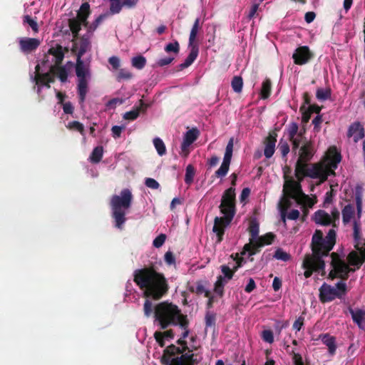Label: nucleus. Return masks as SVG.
<instances>
[{"label": "nucleus", "mask_w": 365, "mask_h": 365, "mask_svg": "<svg viewBox=\"0 0 365 365\" xmlns=\"http://www.w3.org/2000/svg\"><path fill=\"white\" fill-rule=\"evenodd\" d=\"M316 153L314 142L305 139V141L299 150V158L297 160L294 169L295 177L297 180L302 182L305 177L312 179H319L321 184L325 182L328 176L335 175L334 169L341 160V155L335 146L328 149L326 155V162L314 164H308Z\"/></svg>", "instance_id": "1"}, {"label": "nucleus", "mask_w": 365, "mask_h": 365, "mask_svg": "<svg viewBox=\"0 0 365 365\" xmlns=\"http://www.w3.org/2000/svg\"><path fill=\"white\" fill-rule=\"evenodd\" d=\"M336 236L334 229H330L325 237L322 230H315L311 242L312 254H307L302 264L305 269V278H309L313 272L322 271L324 273L325 262L323 257L328 256L333 249L336 244Z\"/></svg>", "instance_id": "2"}, {"label": "nucleus", "mask_w": 365, "mask_h": 365, "mask_svg": "<svg viewBox=\"0 0 365 365\" xmlns=\"http://www.w3.org/2000/svg\"><path fill=\"white\" fill-rule=\"evenodd\" d=\"M135 283L144 289V296L159 300L165 296L169 286L163 274L158 272L153 267L136 269L134 272Z\"/></svg>", "instance_id": "3"}, {"label": "nucleus", "mask_w": 365, "mask_h": 365, "mask_svg": "<svg viewBox=\"0 0 365 365\" xmlns=\"http://www.w3.org/2000/svg\"><path fill=\"white\" fill-rule=\"evenodd\" d=\"M72 53L76 55V74L78 77V94L79 102L83 103L85 101L88 92V78H90V66L82 60V56L91 49V41L88 37L83 36L78 41H72Z\"/></svg>", "instance_id": "4"}, {"label": "nucleus", "mask_w": 365, "mask_h": 365, "mask_svg": "<svg viewBox=\"0 0 365 365\" xmlns=\"http://www.w3.org/2000/svg\"><path fill=\"white\" fill-rule=\"evenodd\" d=\"M143 312L146 317H150L152 314L158 322L161 329H166L170 326H176L181 321L182 317H185L181 313L179 307L168 301L158 303L153 309V303L149 299H145L143 304Z\"/></svg>", "instance_id": "5"}, {"label": "nucleus", "mask_w": 365, "mask_h": 365, "mask_svg": "<svg viewBox=\"0 0 365 365\" xmlns=\"http://www.w3.org/2000/svg\"><path fill=\"white\" fill-rule=\"evenodd\" d=\"M355 200L358 220H355L353 225L354 248L359 252L360 257L357 252L351 251L348 255L347 259L350 265L356 266L359 269L365 262V239L361 236L359 222L362 213V187L360 186L356 187Z\"/></svg>", "instance_id": "6"}, {"label": "nucleus", "mask_w": 365, "mask_h": 365, "mask_svg": "<svg viewBox=\"0 0 365 365\" xmlns=\"http://www.w3.org/2000/svg\"><path fill=\"white\" fill-rule=\"evenodd\" d=\"M133 195L128 188L122 190L120 195H114L110 198V205L115 227L120 230H123L124 223L126 221L125 210L131 207Z\"/></svg>", "instance_id": "7"}, {"label": "nucleus", "mask_w": 365, "mask_h": 365, "mask_svg": "<svg viewBox=\"0 0 365 365\" xmlns=\"http://www.w3.org/2000/svg\"><path fill=\"white\" fill-rule=\"evenodd\" d=\"M183 348L174 344L168 346L163 351L160 362L163 365H197L199 361L192 351L185 352Z\"/></svg>", "instance_id": "8"}, {"label": "nucleus", "mask_w": 365, "mask_h": 365, "mask_svg": "<svg viewBox=\"0 0 365 365\" xmlns=\"http://www.w3.org/2000/svg\"><path fill=\"white\" fill-rule=\"evenodd\" d=\"M300 182L299 180L297 182L293 179L286 180L284 184L283 192L287 197L294 200L298 204L312 207L314 202L309 195L302 192Z\"/></svg>", "instance_id": "9"}, {"label": "nucleus", "mask_w": 365, "mask_h": 365, "mask_svg": "<svg viewBox=\"0 0 365 365\" xmlns=\"http://www.w3.org/2000/svg\"><path fill=\"white\" fill-rule=\"evenodd\" d=\"M347 294L346 284L342 281L338 282L334 287L324 283L319 288V300L327 303L335 299H342Z\"/></svg>", "instance_id": "10"}, {"label": "nucleus", "mask_w": 365, "mask_h": 365, "mask_svg": "<svg viewBox=\"0 0 365 365\" xmlns=\"http://www.w3.org/2000/svg\"><path fill=\"white\" fill-rule=\"evenodd\" d=\"M235 188L230 187L225 190L222 194L221 203L219 207L220 212L234 217L236 212Z\"/></svg>", "instance_id": "11"}, {"label": "nucleus", "mask_w": 365, "mask_h": 365, "mask_svg": "<svg viewBox=\"0 0 365 365\" xmlns=\"http://www.w3.org/2000/svg\"><path fill=\"white\" fill-rule=\"evenodd\" d=\"M331 257V266L334 269L336 272H337L338 278L342 280H346L349 278V272L355 271L354 269L349 267L337 252H332Z\"/></svg>", "instance_id": "12"}, {"label": "nucleus", "mask_w": 365, "mask_h": 365, "mask_svg": "<svg viewBox=\"0 0 365 365\" xmlns=\"http://www.w3.org/2000/svg\"><path fill=\"white\" fill-rule=\"evenodd\" d=\"M233 217L224 215L223 217H215L214 219L213 232L217 236V242L220 243L223 240L225 228L231 223Z\"/></svg>", "instance_id": "13"}, {"label": "nucleus", "mask_w": 365, "mask_h": 365, "mask_svg": "<svg viewBox=\"0 0 365 365\" xmlns=\"http://www.w3.org/2000/svg\"><path fill=\"white\" fill-rule=\"evenodd\" d=\"M314 57L309 47L302 46L298 47L292 55L294 63L297 65H304L308 63Z\"/></svg>", "instance_id": "14"}, {"label": "nucleus", "mask_w": 365, "mask_h": 365, "mask_svg": "<svg viewBox=\"0 0 365 365\" xmlns=\"http://www.w3.org/2000/svg\"><path fill=\"white\" fill-rule=\"evenodd\" d=\"M40 44V40L36 38L21 37L19 38V49L24 54H29L35 51Z\"/></svg>", "instance_id": "15"}, {"label": "nucleus", "mask_w": 365, "mask_h": 365, "mask_svg": "<svg viewBox=\"0 0 365 365\" xmlns=\"http://www.w3.org/2000/svg\"><path fill=\"white\" fill-rule=\"evenodd\" d=\"M275 237V235L272 232H268L264 235L259 237L253 244V248L248 251L249 255L252 256L256 255L260 251L261 247L266 245H271L273 242Z\"/></svg>", "instance_id": "16"}, {"label": "nucleus", "mask_w": 365, "mask_h": 365, "mask_svg": "<svg viewBox=\"0 0 365 365\" xmlns=\"http://www.w3.org/2000/svg\"><path fill=\"white\" fill-rule=\"evenodd\" d=\"M199 135L200 132L196 128H192L185 133L181 144L182 152L185 153V155H188V148L197 139Z\"/></svg>", "instance_id": "17"}, {"label": "nucleus", "mask_w": 365, "mask_h": 365, "mask_svg": "<svg viewBox=\"0 0 365 365\" xmlns=\"http://www.w3.org/2000/svg\"><path fill=\"white\" fill-rule=\"evenodd\" d=\"M110 12L111 14H116L120 12L123 7L134 8L137 5L138 0H123L121 2L120 0H110Z\"/></svg>", "instance_id": "18"}, {"label": "nucleus", "mask_w": 365, "mask_h": 365, "mask_svg": "<svg viewBox=\"0 0 365 365\" xmlns=\"http://www.w3.org/2000/svg\"><path fill=\"white\" fill-rule=\"evenodd\" d=\"M347 136L348 138L353 137L355 143L364 138V128L360 122H354L349 125Z\"/></svg>", "instance_id": "19"}, {"label": "nucleus", "mask_w": 365, "mask_h": 365, "mask_svg": "<svg viewBox=\"0 0 365 365\" xmlns=\"http://www.w3.org/2000/svg\"><path fill=\"white\" fill-rule=\"evenodd\" d=\"M277 137V133L272 131L269 133V135L265 139L264 155L267 158H270L274 153Z\"/></svg>", "instance_id": "20"}, {"label": "nucleus", "mask_w": 365, "mask_h": 365, "mask_svg": "<svg viewBox=\"0 0 365 365\" xmlns=\"http://www.w3.org/2000/svg\"><path fill=\"white\" fill-rule=\"evenodd\" d=\"M259 224L255 221H251L249 225L248 231L250 235V242L248 244L245 245L244 246V252L242 253L244 254L245 252H247L253 248V244L257 240L258 234H259Z\"/></svg>", "instance_id": "21"}, {"label": "nucleus", "mask_w": 365, "mask_h": 365, "mask_svg": "<svg viewBox=\"0 0 365 365\" xmlns=\"http://www.w3.org/2000/svg\"><path fill=\"white\" fill-rule=\"evenodd\" d=\"M68 51V48H63L62 46L59 44H56V46L51 47L48 51V53L54 57L53 66L61 65L64 58L65 53Z\"/></svg>", "instance_id": "22"}, {"label": "nucleus", "mask_w": 365, "mask_h": 365, "mask_svg": "<svg viewBox=\"0 0 365 365\" xmlns=\"http://www.w3.org/2000/svg\"><path fill=\"white\" fill-rule=\"evenodd\" d=\"M349 312L351 315L353 322L360 329L365 330V310L361 309H353L351 307H349Z\"/></svg>", "instance_id": "23"}, {"label": "nucleus", "mask_w": 365, "mask_h": 365, "mask_svg": "<svg viewBox=\"0 0 365 365\" xmlns=\"http://www.w3.org/2000/svg\"><path fill=\"white\" fill-rule=\"evenodd\" d=\"M190 48V51L185 61L179 65V68L180 70L185 69L189 67L197 58L199 53V47L197 44H192V46H189Z\"/></svg>", "instance_id": "24"}, {"label": "nucleus", "mask_w": 365, "mask_h": 365, "mask_svg": "<svg viewBox=\"0 0 365 365\" xmlns=\"http://www.w3.org/2000/svg\"><path fill=\"white\" fill-rule=\"evenodd\" d=\"M232 156V153L225 152L222 163L221 164L220 168L215 172L216 177L223 178L227 174L231 163Z\"/></svg>", "instance_id": "25"}, {"label": "nucleus", "mask_w": 365, "mask_h": 365, "mask_svg": "<svg viewBox=\"0 0 365 365\" xmlns=\"http://www.w3.org/2000/svg\"><path fill=\"white\" fill-rule=\"evenodd\" d=\"M314 220L317 224L324 226L331 225L332 222L331 215L322 210L315 212Z\"/></svg>", "instance_id": "26"}, {"label": "nucleus", "mask_w": 365, "mask_h": 365, "mask_svg": "<svg viewBox=\"0 0 365 365\" xmlns=\"http://www.w3.org/2000/svg\"><path fill=\"white\" fill-rule=\"evenodd\" d=\"M148 108V105L145 103L143 100H140V106L126 112L123 115V118L128 120H134L139 116L140 111L145 112Z\"/></svg>", "instance_id": "27"}, {"label": "nucleus", "mask_w": 365, "mask_h": 365, "mask_svg": "<svg viewBox=\"0 0 365 365\" xmlns=\"http://www.w3.org/2000/svg\"><path fill=\"white\" fill-rule=\"evenodd\" d=\"M205 282L197 281L194 284L189 286L188 289L190 292L197 295L204 294L205 297H209L210 291L205 289Z\"/></svg>", "instance_id": "28"}, {"label": "nucleus", "mask_w": 365, "mask_h": 365, "mask_svg": "<svg viewBox=\"0 0 365 365\" xmlns=\"http://www.w3.org/2000/svg\"><path fill=\"white\" fill-rule=\"evenodd\" d=\"M320 337L323 344L328 347L329 353L331 355H334L336 349L335 337L330 336L328 334H322Z\"/></svg>", "instance_id": "29"}, {"label": "nucleus", "mask_w": 365, "mask_h": 365, "mask_svg": "<svg viewBox=\"0 0 365 365\" xmlns=\"http://www.w3.org/2000/svg\"><path fill=\"white\" fill-rule=\"evenodd\" d=\"M342 221L344 225L351 222L355 215V208L353 205L348 204L344 206L341 211Z\"/></svg>", "instance_id": "30"}, {"label": "nucleus", "mask_w": 365, "mask_h": 365, "mask_svg": "<svg viewBox=\"0 0 365 365\" xmlns=\"http://www.w3.org/2000/svg\"><path fill=\"white\" fill-rule=\"evenodd\" d=\"M51 72L56 76L63 83L66 82L68 79V71L63 66H51Z\"/></svg>", "instance_id": "31"}, {"label": "nucleus", "mask_w": 365, "mask_h": 365, "mask_svg": "<svg viewBox=\"0 0 365 365\" xmlns=\"http://www.w3.org/2000/svg\"><path fill=\"white\" fill-rule=\"evenodd\" d=\"M90 13V4L88 2L83 3L78 12L76 19L81 20L84 25H87V19Z\"/></svg>", "instance_id": "32"}, {"label": "nucleus", "mask_w": 365, "mask_h": 365, "mask_svg": "<svg viewBox=\"0 0 365 365\" xmlns=\"http://www.w3.org/2000/svg\"><path fill=\"white\" fill-rule=\"evenodd\" d=\"M81 24H83L82 21L76 18H72L68 20V26L74 39L78 36V33L81 29Z\"/></svg>", "instance_id": "33"}, {"label": "nucleus", "mask_w": 365, "mask_h": 365, "mask_svg": "<svg viewBox=\"0 0 365 365\" xmlns=\"http://www.w3.org/2000/svg\"><path fill=\"white\" fill-rule=\"evenodd\" d=\"M272 91V82L269 78H266L262 83L260 90L261 98L267 99L269 97Z\"/></svg>", "instance_id": "34"}, {"label": "nucleus", "mask_w": 365, "mask_h": 365, "mask_svg": "<svg viewBox=\"0 0 365 365\" xmlns=\"http://www.w3.org/2000/svg\"><path fill=\"white\" fill-rule=\"evenodd\" d=\"M103 148L102 146H97L96 147L91 155H90V160L91 162L93 163H99L102 158H103Z\"/></svg>", "instance_id": "35"}, {"label": "nucleus", "mask_w": 365, "mask_h": 365, "mask_svg": "<svg viewBox=\"0 0 365 365\" xmlns=\"http://www.w3.org/2000/svg\"><path fill=\"white\" fill-rule=\"evenodd\" d=\"M200 29V19L197 18L194 22V24L191 29L190 36H189V46L195 44L194 41L197 37L198 30Z\"/></svg>", "instance_id": "36"}, {"label": "nucleus", "mask_w": 365, "mask_h": 365, "mask_svg": "<svg viewBox=\"0 0 365 365\" xmlns=\"http://www.w3.org/2000/svg\"><path fill=\"white\" fill-rule=\"evenodd\" d=\"M331 95V91L329 88H327V89L318 88L317 89L316 98L320 101H324L330 98Z\"/></svg>", "instance_id": "37"}, {"label": "nucleus", "mask_w": 365, "mask_h": 365, "mask_svg": "<svg viewBox=\"0 0 365 365\" xmlns=\"http://www.w3.org/2000/svg\"><path fill=\"white\" fill-rule=\"evenodd\" d=\"M131 63L134 68L138 70H141L145 67L146 64V58L141 55L137 56L132 58Z\"/></svg>", "instance_id": "38"}, {"label": "nucleus", "mask_w": 365, "mask_h": 365, "mask_svg": "<svg viewBox=\"0 0 365 365\" xmlns=\"http://www.w3.org/2000/svg\"><path fill=\"white\" fill-rule=\"evenodd\" d=\"M231 86L235 92L238 93H240L242 90L243 86L242 77L237 76H234L231 82Z\"/></svg>", "instance_id": "39"}, {"label": "nucleus", "mask_w": 365, "mask_h": 365, "mask_svg": "<svg viewBox=\"0 0 365 365\" xmlns=\"http://www.w3.org/2000/svg\"><path fill=\"white\" fill-rule=\"evenodd\" d=\"M195 168L192 165H188L185 170V182L190 185L192 183L195 176Z\"/></svg>", "instance_id": "40"}, {"label": "nucleus", "mask_w": 365, "mask_h": 365, "mask_svg": "<svg viewBox=\"0 0 365 365\" xmlns=\"http://www.w3.org/2000/svg\"><path fill=\"white\" fill-rule=\"evenodd\" d=\"M205 327H214L216 324V314L212 312L207 311L205 317Z\"/></svg>", "instance_id": "41"}, {"label": "nucleus", "mask_w": 365, "mask_h": 365, "mask_svg": "<svg viewBox=\"0 0 365 365\" xmlns=\"http://www.w3.org/2000/svg\"><path fill=\"white\" fill-rule=\"evenodd\" d=\"M153 144H154V146H155L158 153L160 156L165 154V153H166L165 145L163 141L160 138H155L153 140Z\"/></svg>", "instance_id": "42"}, {"label": "nucleus", "mask_w": 365, "mask_h": 365, "mask_svg": "<svg viewBox=\"0 0 365 365\" xmlns=\"http://www.w3.org/2000/svg\"><path fill=\"white\" fill-rule=\"evenodd\" d=\"M188 324L189 322L187 320V316H185V317H182L181 321L179 322V323H178V325H179L180 327L184 331L180 338L185 339L188 336L190 332L188 329Z\"/></svg>", "instance_id": "43"}, {"label": "nucleus", "mask_w": 365, "mask_h": 365, "mask_svg": "<svg viewBox=\"0 0 365 365\" xmlns=\"http://www.w3.org/2000/svg\"><path fill=\"white\" fill-rule=\"evenodd\" d=\"M69 130H74L78 131L81 135H84V126L83 125L77 120L69 122L66 125Z\"/></svg>", "instance_id": "44"}, {"label": "nucleus", "mask_w": 365, "mask_h": 365, "mask_svg": "<svg viewBox=\"0 0 365 365\" xmlns=\"http://www.w3.org/2000/svg\"><path fill=\"white\" fill-rule=\"evenodd\" d=\"M277 259L287 262L290 259L291 256L287 252L283 251L281 248H278L273 256Z\"/></svg>", "instance_id": "45"}, {"label": "nucleus", "mask_w": 365, "mask_h": 365, "mask_svg": "<svg viewBox=\"0 0 365 365\" xmlns=\"http://www.w3.org/2000/svg\"><path fill=\"white\" fill-rule=\"evenodd\" d=\"M164 49L167 53L173 52L175 54H178L180 51V44L178 41H175L173 43H169L167 44Z\"/></svg>", "instance_id": "46"}, {"label": "nucleus", "mask_w": 365, "mask_h": 365, "mask_svg": "<svg viewBox=\"0 0 365 365\" xmlns=\"http://www.w3.org/2000/svg\"><path fill=\"white\" fill-rule=\"evenodd\" d=\"M23 22L24 24H28L34 32L38 31V26L37 22L29 15H26L24 16Z\"/></svg>", "instance_id": "47"}, {"label": "nucleus", "mask_w": 365, "mask_h": 365, "mask_svg": "<svg viewBox=\"0 0 365 365\" xmlns=\"http://www.w3.org/2000/svg\"><path fill=\"white\" fill-rule=\"evenodd\" d=\"M278 148L282 155V158H286L287 155L289 153L290 148L289 145L287 142L283 141L282 140H280Z\"/></svg>", "instance_id": "48"}, {"label": "nucleus", "mask_w": 365, "mask_h": 365, "mask_svg": "<svg viewBox=\"0 0 365 365\" xmlns=\"http://www.w3.org/2000/svg\"><path fill=\"white\" fill-rule=\"evenodd\" d=\"M299 127L297 123H292L289 124L287 131L289 139H294V137L297 135L298 133Z\"/></svg>", "instance_id": "49"}, {"label": "nucleus", "mask_w": 365, "mask_h": 365, "mask_svg": "<svg viewBox=\"0 0 365 365\" xmlns=\"http://www.w3.org/2000/svg\"><path fill=\"white\" fill-rule=\"evenodd\" d=\"M107 17L106 14H103L99 15L95 21L91 24L89 29L90 30H96L98 26L102 23V21Z\"/></svg>", "instance_id": "50"}, {"label": "nucleus", "mask_w": 365, "mask_h": 365, "mask_svg": "<svg viewBox=\"0 0 365 365\" xmlns=\"http://www.w3.org/2000/svg\"><path fill=\"white\" fill-rule=\"evenodd\" d=\"M166 240V235L165 234H160L153 242V245L156 248H160L165 243Z\"/></svg>", "instance_id": "51"}, {"label": "nucleus", "mask_w": 365, "mask_h": 365, "mask_svg": "<svg viewBox=\"0 0 365 365\" xmlns=\"http://www.w3.org/2000/svg\"><path fill=\"white\" fill-rule=\"evenodd\" d=\"M262 338L267 343L272 344L274 342V335L271 330H264L262 332Z\"/></svg>", "instance_id": "52"}, {"label": "nucleus", "mask_w": 365, "mask_h": 365, "mask_svg": "<svg viewBox=\"0 0 365 365\" xmlns=\"http://www.w3.org/2000/svg\"><path fill=\"white\" fill-rule=\"evenodd\" d=\"M132 77V73L127 69H120L118 73L117 79L118 81L121 79H130Z\"/></svg>", "instance_id": "53"}, {"label": "nucleus", "mask_w": 365, "mask_h": 365, "mask_svg": "<svg viewBox=\"0 0 365 365\" xmlns=\"http://www.w3.org/2000/svg\"><path fill=\"white\" fill-rule=\"evenodd\" d=\"M300 112H302V121L304 123L309 122L310 118H311V113L307 110V108L304 106V105H302L299 108Z\"/></svg>", "instance_id": "54"}, {"label": "nucleus", "mask_w": 365, "mask_h": 365, "mask_svg": "<svg viewBox=\"0 0 365 365\" xmlns=\"http://www.w3.org/2000/svg\"><path fill=\"white\" fill-rule=\"evenodd\" d=\"M221 271L223 273L225 277H226L227 279H231L235 273V271H232V269L227 265H222Z\"/></svg>", "instance_id": "55"}, {"label": "nucleus", "mask_w": 365, "mask_h": 365, "mask_svg": "<svg viewBox=\"0 0 365 365\" xmlns=\"http://www.w3.org/2000/svg\"><path fill=\"white\" fill-rule=\"evenodd\" d=\"M145 185L152 189H158L160 187V184L155 179L150 178L145 179Z\"/></svg>", "instance_id": "56"}, {"label": "nucleus", "mask_w": 365, "mask_h": 365, "mask_svg": "<svg viewBox=\"0 0 365 365\" xmlns=\"http://www.w3.org/2000/svg\"><path fill=\"white\" fill-rule=\"evenodd\" d=\"M304 318L302 316L299 317L294 322L292 328L296 331H299L301 330L302 326L304 325Z\"/></svg>", "instance_id": "57"}, {"label": "nucleus", "mask_w": 365, "mask_h": 365, "mask_svg": "<svg viewBox=\"0 0 365 365\" xmlns=\"http://www.w3.org/2000/svg\"><path fill=\"white\" fill-rule=\"evenodd\" d=\"M164 259L165 262L169 265H172L175 263V256L173 253L170 251H168L165 254Z\"/></svg>", "instance_id": "58"}, {"label": "nucleus", "mask_w": 365, "mask_h": 365, "mask_svg": "<svg viewBox=\"0 0 365 365\" xmlns=\"http://www.w3.org/2000/svg\"><path fill=\"white\" fill-rule=\"evenodd\" d=\"M322 122V117L320 115H317L312 120L314 125V130L319 132L320 130V124Z\"/></svg>", "instance_id": "59"}, {"label": "nucleus", "mask_w": 365, "mask_h": 365, "mask_svg": "<svg viewBox=\"0 0 365 365\" xmlns=\"http://www.w3.org/2000/svg\"><path fill=\"white\" fill-rule=\"evenodd\" d=\"M339 216H340L339 211L336 208L333 209V210L331 211V220H332L331 225L333 227L336 226V222L339 221Z\"/></svg>", "instance_id": "60"}, {"label": "nucleus", "mask_w": 365, "mask_h": 365, "mask_svg": "<svg viewBox=\"0 0 365 365\" xmlns=\"http://www.w3.org/2000/svg\"><path fill=\"white\" fill-rule=\"evenodd\" d=\"M109 63L113 69H118L120 67V58L117 56H111L108 59Z\"/></svg>", "instance_id": "61"}, {"label": "nucleus", "mask_w": 365, "mask_h": 365, "mask_svg": "<svg viewBox=\"0 0 365 365\" xmlns=\"http://www.w3.org/2000/svg\"><path fill=\"white\" fill-rule=\"evenodd\" d=\"M292 356V361L294 365H304L302 356L299 354L295 353L294 351Z\"/></svg>", "instance_id": "62"}, {"label": "nucleus", "mask_w": 365, "mask_h": 365, "mask_svg": "<svg viewBox=\"0 0 365 365\" xmlns=\"http://www.w3.org/2000/svg\"><path fill=\"white\" fill-rule=\"evenodd\" d=\"M63 110L66 114H72L74 110V108L71 102H66L62 104Z\"/></svg>", "instance_id": "63"}, {"label": "nucleus", "mask_w": 365, "mask_h": 365, "mask_svg": "<svg viewBox=\"0 0 365 365\" xmlns=\"http://www.w3.org/2000/svg\"><path fill=\"white\" fill-rule=\"evenodd\" d=\"M174 58L173 57H166L163 58H160L158 61L157 64L158 66L163 67L167 66L173 62Z\"/></svg>", "instance_id": "64"}]
</instances>
